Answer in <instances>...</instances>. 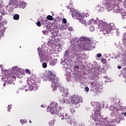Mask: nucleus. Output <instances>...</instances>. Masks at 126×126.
I'll list each match as a JSON object with an SVG mask.
<instances>
[{"label": "nucleus", "mask_w": 126, "mask_h": 126, "mask_svg": "<svg viewBox=\"0 0 126 126\" xmlns=\"http://www.w3.org/2000/svg\"><path fill=\"white\" fill-rule=\"evenodd\" d=\"M6 7H8V6H6Z\"/></svg>", "instance_id": "nucleus-58"}, {"label": "nucleus", "mask_w": 126, "mask_h": 126, "mask_svg": "<svg viewBox=\"0 0 126 126\" xmlns=\"http://www.w3.org/2000/svg\"><path fill=\"white\" fill-rule=\"evenodd\" d=\"M42 32L43 33V34H46V33H47V31H42Z\"/></svg>", "instance_id": "nucleus-41"}, {"label": "nucleus", "mask_w": 126, "mask_h": 126, "mask_svg": "<svg viewBox=\"0 0 126 126\" xmlns=\"http://www.w3.org/2000/svg\"><path fill=\"white\" fill-rule=\"evenodd\" d=\"M70 111L72 114H74L75 113V109H74V108L72 107L70 109Z\"/></svg>", "instance_id": "nucleus-23"}, {"label": "nucleus", "mask_w": 126, "mask_h": 126, "mask_svg": "<svg viewBox=\"0 0 126 126\" xmlns=\"http://www.w3.org/2000/svg\"><path fill=\"white\" fill-rule=\"evenodd\" d=\"M80 99L79 97L75 94H74L71 96V102L73 105H78L79 104V101Z\"/></svg>", "instance_id": "nucleus-9"}, {"label": "nucleus", "mask_w": 126, "mask_h": 126, "mask_svg": "<svg viewBox=\"0 0 126 126\" xmlns=\"http://www.w3.org/2000/svg\"><path fill=\"white\" fill-rule=\"evenodd\" d=\"M101 62L102 63H107V60H106L105 59H102L101 60Z\"/></svg>", "instance_id": "nucleus-22"}, {"label": "nucleus", "mask_w": 126, "mask_h": 126, "mask_svg": "<svg viewBox=\"0 0 126 126\" xmlns=\"http://www.w3.org/2000/svg\"><path fill=\"white\" fill-rule=\"evenodd\" d=\"M58 47H59V48H61V47H62V45L61 44V43L58 44Z\"/></svg>", "instance_id": "nucleus-42"}, {"label": "nucleus", "mask_w": 126, "mask_h": 126, "mask_svg": "<svg viewBox=\"0 0 126 126\" xmlns=\"http://www.w3.org/2000/svg\"><path fill=\"white\" fill-rule=\"evenodd\" d=\"M46 77L49 81L52 83L51 87L53 91L55 92L57 90V88L60 86V79L57 77L55 73L52 72H49Z\"/></svg>", "instance_id": "nucleus-3"}, {"label": "nucleus", "mask_w": 126, "mask_h": 126, "mask_svg": "<svg viewBox=\"0 0 126 126\" xmlns=\"http://www.w3.org/2000/svg\"><path fill=\"white\" fill-rule=\"evenodd\" d=\"M119 1H121V0H118Z\"/></svg>", "instance_id": "nucleus-57"}, {"label": "nucleus", "mask_w": 126, "mask_h": 126, "mask_svg": "<svg viewBox=\"0 0 126 126\" xmlns=\"http://www.w3.org/2000/svg\"><path fill=\"white\" fill-rule=\"evenodd\" d=\"M5 85H6V83H3V86H5Z\"/></svg>", "instance_id": "nucleus-46"}, {"label": "nucleus", "mask_w": 126, "mask_h": 126, "mask_svg": "<svg viewBox=\"0 0 126 126\" xmlns=\"http://www.w3.org/2000/svg\"><path fill=\"white\" fill-rule=\"evenodd\" d=\"M123 41L124 42H126V36L124 37V38H123Z\"/></svg>", "instance_id": "nucleus-40"}, {"label": "nucleus", "mask_w": 126, "mask_h": 126, "mask_svg": "<svg viewBox=\"0 0 126 126\" xmlns=\"http://www.w3.org/2000/svg\"><path fill=\"white\" fill-rule=\"evenodd\" d=\"M59 89L62 93V96L64 97V98L59 99V101L61 102V103L64 104V103H66V99H65V98L67 97V95L69 94V93H68V91L64 89L63 87H60Z\"/></svg>", "instance_id": "nucleus-7"}, {"label": "nucleus", "mask_w": 126, "mask_h": 126, "mask_svg": "<svg viewBox=\"0 0 126 126\" xmlns=\"http://www.w3.org/2000/svg\"><path fill=\"white\" fill-rule=\"evenodd\" d=\"M74 67L75 68H78V67H79V66L78 65H76V66H74Z\"/></svg>", "instance_id": "nucleus-44"}, {"label": "nucleus", "mask_w": 126, "mask_h": 126, "mask_svg": "<svg viewBox=\"0 0 126 126\" xmlns=\"http://www.w3.org/2000/svg\"><path fill=\"white\" fill-rule=\"evenodd\" d=\"M38 51H39V50H40V48H37Z\"/></svg>", "instance_id": "nucleus-54"}, {"label": "nucleus", "mask_w": 126, "mask_h": 126, "mask_svg": "<svg viewBox=\"0 0 126 126\" xmlns=\"http://www.w3.org/2000/svg\"><path fill=\"white\" fill-rule=\"evenodd\" d=\"M20 5L22 8H25L26 7V3L22 1L20 2Z\"/></svg>", "instance_id": "nucleus-14"}, {"label": "nucleus", "mask_w": 126, "mask_h": 126, "mask_svg": "<svg viewBox=\"0 0 126 126\" xmlns=\"http://www.w3.org/2000/svg\"><path fill=\"white\" fill-rule=\"evenodd\" d=\"M16 1H21V0H11V1L8 3V5H13V4H16Z\"/></svg>", "instance_id": "nucleus-12"}, {"label": "nucleus", "mask_w": 126, "mask_h": 126, "mask_svg": "<svg viewBox=\"0 0 126 126\" xmlns=\"http://www.w3.org/2000/svg\"><path fill=\"white\" fill-rule=\"evenodd\" d=\"M21 123L22 125H24V124H26L27 122L25 120H21Z\"/></svg>", "instance_id": "nucleus-28"}, {"label": "nucleus", "mask_w": 126, "mask_h": 126, "mask_svg": "<svg viewBox=\"0 0 126 126\" xmlns=\"http://www.w3.org/2000/svg\"><path fill=\"white\" fill-rule=\"evenodd\" d=\"M2 15H4V14H2Z\"/></svg>", "instance_id": "nucleus-59"}, {"label": "nucleus", "mask_w": 126, "mask_h": 126, "mask_svg": "<svg viewBox=\"0 0 126 126\" xmlns=\"http://www.w3.org/2000/svg\"><path fill=\"white\" fill-rule=\"evenodd\" d=\"M55 22H57V20H55Z\"/></svg>", "instance_id": "nucleus-55"}, {"label": "nucleus", "mask_w": 126, "mask_h": 126, "mask_svg": "<svg viewBox=\"0 0 126 126\" xmlns=\"http://www.w3.org/2000/svg\"><path fill=\"white\" fill-rule=\"evenodd\" d=\"M118 69H121V68H122V66H118Z\"/></svg>", "instance_id": "nucleus-43"}, {"label": "nucleus", "mask_w": 126, "mask_h": 126, "mask_svg": "<svg viewBox=\"0 0 126 126\" xmlns=\"http://www.w3.org/2000/svg\"><path fill=\"white\" fill-rule=\"evenodd\" d=\"M58 36V33L57 32H53L52 36H51V41L56 44L60 42V39L59 38H56Z\"/></svg>", "instance_id": "nucleus-10"}, {"label": "nucleus", "mask_w": 126, "mask_h": 126, "mask_svg": "<svg viewBox=\"0 0 126 126\" xmlns=\"http://www.w3.org/2000/svg\"><path fill=\"white\" fill-rule=\"evenodd\" d=\"M47 112H50L52 115H57L59 117H62L61 120H65V123H69L70 125L72 124L71 119L67 113H62V107L59 106L57 102H52L47 109Z\"/></svg>", "instance_id": "nucleus-1"}, {"label": "nucleus", "mask_w": 126, "mask_h": 126, "mask_svg": "<svg viewBox=\"0 0 126 126\" xmlns=\"http://www.w3.org/2000/svg\"><path fill=\"white\" fill-rule=\"evenodd\" d=\"M86 15L87 16H89V14H86Z\"/></svg>", "instance_id": "nucleus-50"}, {"label": "nucleus", "mask_w": 126, "mask_h": 126, "mask_svg": "<svg viewBox=\"0 0 126 126\" xmlns=\"http://www.w3.org/2000/svg\"><path fill=\"white\" fill-rule=\"evenodd\" d=\"M20 48H21V46H20Z\"/></svg>", "instance_id": "nucleus-60"}, {"label": "nucleus", "mask_w": 126, "mask_h": 126, "mask_svg": "<svg viewBox=\"0 0 126 126\" xmlns=\"http://www.w3.org/2000/svg\"><path fill=\"white\" fill-rule=\"evenodd\" d=\"M72 16L73 18H75L76 19H78L83 24H85V26H87L86 25V21L84 20V16L82 14L79 13L78 12H74L72 14Z\"/></svg>", "instance_id": "nucleus-6"}, {"label": "nucleus", "mask_w": 126, "mask_h": 126, "mask_svg": "<svg viewBox=\"0 0 126 126\" xmlns=\"http://www.w3.org/2000/svg\"><path fill=\"white\" fill-rule=\"evenodd\" d=\"M32 81H33V80H27V83L28 85H29L30 86L32 85L33 84Z\"/></svg>", "instance_id": "nucleus-16"}, {"label": "nucleus", "mask_w": 126, "mask_h": 126, "mask_svg": "<svg viewBox=\"0 0 126 126\" xmlns=\"http://www.w3.org/2000/svg\"><path fill=\"white\" fill-rule=\"evenodd\" d=\"M73 48H76V46H73Z\"/></svg>", "instance_id": "nucleus-52"}, {"label": "nucleus", "mask_w": 126, "mask_h": 126, "mask_svg": "<svg viewBox=\"0 0 126 126\" xmlns=\"http://www.w3.org/2000/svg\"><path fill=\"white\" fill-rule=\"evenodd\" d=\"M68 54H69V52L67 50V51H65L64 56L65 57H67V56H68Z\"/></svg>", "instance_id": "nucleus-26"}, {"label": "nucleus", "mask_w": 126, "mask_h": 126, "mask_svg": "<svg viewBox=\"0 0 126 126\" xmlns=\"http://www.w3.org/2000/svg\"><path fill=\"white\" fill-rule=\"evenodd\" d=\"M47 18L48 20H53L54 18H53V16L51 15H48Z\"/></svg>", "instance_id": "nucleus-19"}, {"label": "nucleus", "mask_w": 126, "mask_h": 126, "mask_svg": "<svg viewBox=\"0 0 126 126\" xmlns=\"http://www.w3.org/2000/svg\"><path fill=\"white\" fill-rule=\"evenodd\" d=\"M109 109L110 111H114V110H115V107H114L113 105H110Z\"/></svg>", "instance_id": "nucleus-20"}, {"label": "nucleus", "mask_w": 126, "mask_h": 126, "mask_svg": "<svg viewBox=\"0 0 126 126\" xmlns=\"http://www.w3.org/2000/svg\"><path fill=\"white\" fill-rule=\"evenodd\" d=\"M21 74L20 70L18 69V67H13L12 69L11 73L7 75L8 82L12 83L13 79L15 80L16 77H19V75Z\"/></svg>", "instance_id": "nucleus-5"}, {"label": "nucleus", "mask_w": 126, "mask_h": 126, "mask_svg": "<svg viewBox=\"0 0 126 126\" xmlns=\"http://www.w3.org/2000/svg\"><path fill=\"white\" fill-rule=\"evenodd\" d=\"M1 19H2V18L1 16H0V21H1Z\"/></svg>", "instance_id": "nucleus-45"}, {"label": "nucleus", "mask_w": 126, "mask_h": 126, "mask_svg": "<svg viewBox=\"0 0 126 126\" xmlns=\"http://www.w3.org/2000/svg\"><path fill=\"white\" fill-rule=\"evenodd\" d=\"M9 13H11L13 12V8L12 7H9L8 10Z\"/></svg>", "instance_id": "nucleus-18"}, {"label": "nucleus", "mask_w": 126, "mask_h": 126, "mask_svg": "<svg viewBox=\"0 0 126 126\" xmlns=\"http://www.w3.org/2000/svg\"><path fill=\"white\" fill-rule=\"evenodd\" d=\"M94 120L95 122H100L101 120V107L96 106L94 108Z\"/></svg>", "instance_id": "nucleus-8"}, {"label": "nucleus", "mask_w": 126, "mask_h": 126, "mask_svg": "<svg viewBox=\"0 0 126 126\" xmlns=\"http://www.w3.org/2000/svg\"><path fill=\"white\" fill-rule=\"evenodd\" d=\"M90 30L91 31V32H93V31H94V30H95V29H94V27L91 26L90 28Z\"/></svg>", "instance_id": "nucleus-30"}, {"label": "nucleus", "mask_w": 126, "mask_h": 126, "mask_svg": "<svg viewBox=\"0 0 126 126\" xmlns=\"http://www.w3.org/2000/svg\"><path fill=\"white\" fill-rule=\"evenodd\" d=\"M91 85H92V88L94 87V86L96 87V82H92L91 83Z\"/></svg>", "instance_id": "nucleus-24"}, {"label": "nucleus", "mask_w": 126, "mask_h": 126, "mask_svg": "<svg viewBox=\"0 0 126 126\" xmlns=\"http://www.w3.org/2000/svg\"><path fill=\"white\" fill-rule=\"evenodd\" d=\"M98 28L100 29V31L102 32L103 35H106V34H110V32L113 31L116 27L113 23L108 25L105 22H100L98 24Z\"/></svg>", "instance_id": "nucleus-2"}, {"label": "nucleus", "mask_w": 126, "mask_h": 126, "mask_svg": "<svg viewBox=\"0 0 126 126\" xmlns=\"http://www.w3.org/2000/svg\"><path fill=\"white\" fill-rule=\"evenodd\" d=\"M79 48H94L90 39L87 37L82 36L78 40Z\"/></svg>", "instance_id": "nucleus-4"}, {"label": "nucleus", "mask_w": 126, "mask_h": 126, "mask_svg": "<svg viewBox=\"0 0 126 126\" xmlns=\"http://www.w3.org/2000/svg\"><path fill=\"white\" fill-rule=\"evenodd\" d=\"M41 107H42V108L44 107V106H43L42 105H41Z\"/></svg>", "instance_id": "nucleus-53"}, {"label": "nucleus", "mask_w": 126, "mask_h": 126, "mask_svg": "<svg viewBox=\"0 0 126 126\" xmlns=\"http://www.w3.org/2000/svg\"><path fill=\"white\" fill-rule=\"evenodd\" d=\"M62 29L64 30H66L67 29V26L66 25H64L62 26Z\"/></svg>", "instance_id": "nucleus-25"}, {"label": "nucleus", "mask_w": 126, "mask_h": 126, "mask_svg": "<svg viewBox=\"0 0 126 126\" xmlns=\"http://www.w3.org/2000/svg\"><path fill=\"white\" fill-rule=\"evenodd\" d=\"M91 105H92V106H93V107H94L95 105H96V103H95V102L92 101L91 103Z\"/></svg>", "instance_id": "nucleus-34"}, {"label": "nucleus", "mask_w": 126, "mask_h": 126, "mask_svg": "<svg viewBox=\"0 0 126 126\" xmlns=\"http://www.w3.org/2000/svg\"><path fill=\"white\" fill-rule=\"evenodd\" d=\"M113 100H114V101H115V103H114V104H118V103L120 102V100H119V99H118V98L114 99Z\"/></svg>", "instance_id": "nucleus-27"}, {"label": "nucleus", "mask_w": 126, "mask_h": 126, "mask_svg": "<svg viewBox=\"0 0 126 126\" xmlns=\"http://www.w3.org/2000/svg\"><path fill=\"white\" fill-rule=\"evenodd\" d=\"M40 62H41V63H42V62H43V59H42V58H41V59H40Z\"/></svg>", "instance_id": "nucleus-47"}, {"label": "nucleus", "mask_w": 126, "mask_h": 126, "mask_svg": "<svg viewBox=\"0 0 126 126\" xmlns=\"http://www.w3.org/2000/svg\"><path fill=\"white\" fill-rule=\"evenodd\" d=\"M101 57H102V54L100 53L97 54V58H101Z\"/></svg>", "instance_id": "nucleus-38"}, {"label": "nucleus", "mask_w": 126, "mask_h": 126, "mask_svg": "<svg viewBox=\"0 0 126 126\" xmlns=\"http://www.w3.org/2000/svg\"><path fill=\"white\" fill-rule=\"evenodd\" d=\"M36 25H37L38 27H41V23L40 22H37Z\"/></svg>", "instance_id": "nucleus-35"}, {"label": "nucleus", "mask_w": 126, "mask_h": 126, "mask_svg": "<svg viewBox=\"0 0 126 126\" xmlns=\"http://www.w3.org/2000/svg\"><path fill=\"white\" fill-rule=\"evenodd\" d=\"M66 22H67L66 19L64 18L63 19L62 23H63V24H66Z\"/></svg>", "instance_id": "nucleus-29"}, {"label": "nucleus", "mask_w": 126, "mask_h": 126, "mask_svg": "<svg viewBox=\"0 0 126 126\" xmlns=\"http://www.w3.org/2000/svg\"><path fill=\"white\" fill-rule=\"evenodd\" d=\"M4 33H3V32H0V38L1 37H2V36H3V35H4Z\"/></svg>", "instance_id": "nucleus-36"}, {"label": "nucleus", "mask_w": 126, "mask_h": 126, "mask_svg": "<svg viewBox=\"0 0 126 126\" xmlns=\"http://www.w3.org/2000/svg\"><path fill=\"white\" fill-rule=\"evenodd\" d=\"M30 124H32V121H31V120L29 121Z\"/></svg>", "instance_id": "nucleus-48"}, {"label": "nucleus", "mask_w": 126, "mask_h": 126, "mask_svg": "<svg viewBox=\"0 0 126 126\" xmlns=\"http://www.w3.org/2000/svg\"><path fill=\"white\" fill-rule=\"evenodd\" d=\"M49 126H54V125H55V121H51L49 123Z\"/></svg>", "instance_id": "nucleus-21"}, {"label": "nucleus", "mask_w": 126, "mask_h": 126, "mask_svg": "<svg viewBox=\"0 0 126 126\" xmlns=\"http://www.w3.org/2000/svg\"><path fill=\"white\" fill-rule=\"evenodd\" d=\"M37 90V88L35 87H30L29 88V90L30 91H35Z\"/></svg>", "instance_id": "nucleus-15"}, {"label": "nucleus", "mask_w": 126, "mask_h": 126, "mask_svg": "<svg viewBox=\"0 0 126 126\" xmlns=\"http://www.w3.org/2000/svg\"><path fill=\"white\" fill-rule=\"evenodd\" d=\"M11 109V107L10 106H8V111L10 112V109Z\"/></svg>", "instance_id": "nucleus-39"}, {"label": "nucleus", "mask_w": 126, "mask_h": 126, "mask_svg": "<svg viewBox=\"0 0 126 126\" xmlns=\"http://www.w3.org/2000/svg\"><path fill=\"white\" fill-rule=\"evenodd\" d=\"M13 19H14V20H18L19 19V15L15 14L13 16Z\"/></svg>", "instance_id": "nucleus-17"}, {"label": "nucleus", "mask_w": 126, "mask_h": 126, "mask_svg": "<svg viewBox=\"0 0 126 126\" xmlns=\"http://www.w3.org/2000/svg\"><path fill=\"white\" fill-rule=\"evenodd\" d=\"M105 5L106 6V7L108 8V7H110L111 6V5L110 4V2H107L105 4Z\"/></svg>", "instance_id": "nucleus-32"}, {"label": "nucleus", "mask_w": 126, "mask_h": 126, "mask_svg": "<svg viewBox=\"0 0 126 126\" xmlns=\"http://www.w3.org/2000/svg\"><path fill=\"white\" fill-rule=\"evenodd\" d=\"M85 49L87 50V48H85Z\"/></svg>", "instance_id": "nucleus-56"}, {"label": "nucleus", "mask_w": 126, "mask_h": 126, "mask_svg": "<svg viewBox=\"0 0 126 126\" xmlns=\"http://www.w3.org/2000/svg\"><path fill=\"white\" fill-rule=\"evenodd\" d=\"M85 90L86 91V92H88L89 91V88H88V87H85Z\"/></svg>", "instance_id": "nucleus-37"}, {"label": "nucleus", "mask_w": 126, "mask_h": 126, "mask_svg": "<svg viewBox=\"0 0 126 126\" xmlns=\"http://www.w3.org/2000/svg\"><path fill=\"white\" fill-rule=\"evenodd\" d=\"M124 115L126 117V112L124 113Z\"/></svg>", "instance_id": "nucleus-51"}, {"label": "nucleus", "mask_w": 126, "mask_h": 126, "mask_svg": "<svg viewBox=\"0 0 126 126\" xmlns=\"http://www.w3.org/2000/svg\"><path fill=\"white\" fill-rule=\"evenodd\" d=\"M47 45L48 47H51L52 48L55 46V43L52 40V38H50V41L47 42Z\"/></svg>", "instance_id": "nucleus-11"}, {"label": "nucleus", "mask_w": 126, "mask_h": 126, "mask_svg": "<svg viewBox=\"0 0 126 126\" xmlns=\"http://www.w3.org/2000/svg\"><path fill=\"white\" fill-rule=\"evenodd\" d=\"M124 109L126 110V106L124 107Z\"/></svg>", "instance_id": "nucleus-49"}, {"label": "nucleus", "mask_w": 126, "mask_h": 126, "mask_svg": "<svg viewBox=\"0 0 126 126\" xmlns=\"http://www.w3.org/2000/svg\"><path fill=\"white\" fill-rule=\"evenodd\" d=\"M88 24H89L90 25L91 24H96V23H97V22H96V20L94 19H91L90 20V21L88 22Z\"/></svg>", "instance_id": "nucleus-13"}, {"label": "nucleus", "mask_w": 126, "mask_h": 126, "mask_svg": "<svg viewBox=\"0 0 126 126\" xmlns=\"http://www.w3.org/2000/svg\"><path fill=\"white\" fill-rule=\"evenodd\" d=\"M26 72L27 73H28V74H31V72H30V69H27L26 70Z\"/></svg>", "instance_id": "nucleus-33"}, {"label": "nucleus", "mask_w": 126, "mask_h": 126, "mask_svg": "<svg viewBox=\"0 0 126 126\" xmlns=\"http://www.w3.org/2000/svg\"><path fill=\"white\" fill-rule=\"evenodd\" d=\"M42 67H43V68H46V67H47V63H43Z\"/></svg>", "instance_id": "nucleus-31"}]
</instances>
